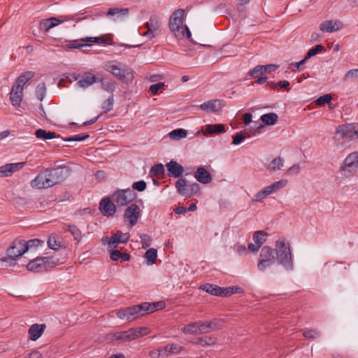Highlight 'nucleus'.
I'll return each instance as SVG.
<instances>
[{
    "label": "nucleus",
    "mask_w": 358,
    "mask_h": 358,
    "mask_svg": "<svg viewBox=\"0 0 358 358\" xmlns=\"http://www.w3.org/2000/svg\"><path fill=\"white\" fill-rule=\"evenodd\" d=\"M27 252V248H24L22 239L16 238L11 242L9 247L6 250V256L0 259V261L6 263V266L23 267L24 263L20 264L18 262H22V255Z\"/></svg>",
    "instance_id": "nucleus-1"
},
{
    "label": "nucleus",
    "mask_w": 358,
    "mask_h": 358,
    "mask_svg": "<svg viewBox=\"0 0 358 358\" xmlns=\"http://www.w3.org/2000/svg\"><path fill=\"white\" fill-rule=\"evenodd\" d=\"M103 69L126 85L131 84L134 71L127 64L117 61H108L104 64Z\"/></svg>",
    "instance_id": "nucleus-2"
},
{
    "label": "nucleus",
    "mask_w": 358,
    "mask_h": 358,
    "mask_svg": "<svg viewBox=\"0 0 358 358\" xmlns=\"http://www.w3.org/2000/svg\"><path fill=\"white\" fill-rule=\"evenodd\" d=\"M185 10L179 8L175 10L169 19V27L171 31L178 39L187 38L191 41V32L187 25L183 26Z\"/></svg>",
    "instance_id": "nucleus-3"
},
{
    "label": "nucleus",
    "mask_w": 358,
    "mask_h": 358,
    "mask_svg": "<svg viewBox=\"0 0 358 358\" xmlns=\"http://www.w3.org/2000/svg\"><path fill=\"white\" fill-rule=\"evenodd\" d=\"M275 256L278 264L285 268H292L293 258L289 244L285 241H277L275 242Z\"/></svg>",
    "instance_id": "nucleus-4"
},
{
    "label": "nucleus",
    "mask_w": 358,
    "mask_h": 358,
    "mask_svg": "<svg viewBox=\"0 0 358 358\" xmlns=\"http://www.w3.org/2000/svg\"><path fill=\"white\" fill-rule=\"evenodd\" d=\"M176 188L179 194L186 198L200 194V185L197 182L187 185L185 178H180L175 183Z\"/></svg>",
    "instance_id": "nucleus-5"
},
{
    "label": "nucleus",
    "mask_w": 358,
    "mask_h": 358,
    "mask_svg": "<svg viewBox=\"0 0 358 358\" xmlns=\"http://www.w3.org/2000/svg\"><path fill=\"white\" fill-rule=\"evenodd\" d=\"M143 310V306H142L141 303L138 305L119 309L116 311V315L121 320L133 321L140 317L145 315Z\"/></svg>",
    "instance_id": "nucleus-6"
},
{
    "label": "nucleus",
    "mask_w": 358,
    "mask_h": 358,
    "mask_svg": "<svg viewBox=\"0 0 358 358\" xmlns=\"http://www.w3.org/2000/svg\"><path fill=\"white\" fill-rule=\"evenodd\" d=\"M136 198V193L130 188L117 189L111 195L112 200L117 207L126 206Z\"/></svg>",
    "instance_id": "nucleus-7"
},
{
    "label": "nucleus",
    "mask_w": 358,
    "mask_h": 358,
    "mask_svg": "<svg viewBox=\"0 0 358 358\" xmlns=\"http://www.w3.org/2000/svg\"><path fill=\"white\" fill-rule=\"evenodd\" d=\"M63 261H60L59 258L55 256L36 257L32 260L29 261L27 264H24V266H26V268L54 267L63 264Z\"/></svg>",
    "instance_id": "nucleus-8"
},
{
    "label": "nucleus",
    "mask_w": 358,
    "mask_h": 358,
    "mask_svg": "<svg viewBox=\"0 0 358 358\" xmlns=\"http://www.w3.org/2000/svg\"><path fill=\"white\" fill-rule=\"evenodd\" d=\"M341 171L345 177H350L358 171V152L347 156L341 166Z\"/></svg>",
    "instance_id": "nucleus-9"
},
{
    "label": "nucleus",
    "mask_w": 358,
    "mask_h": 358,
    "mask_svg": "<svg viewBox=\"0 0 358 358\" xmlns=\"http://www.w3.org/2000/svg\"><path fill=\"white\" fill-rule=\"evenodd\" d=\"M276 261L275 249H273L268 245H264L261 249L259 253L257 266L259 268L269 267L275 264Z\"/></svg>",
    "instance_id": "nucleus-10"
},
{
    "label": "nucleus",
    "mask_w": 358,
    "mask_h": 358,
    "mask_svg": "<svg viewBox=\"0 0 358 358\" xmlns=\"http://www.w3.org/2000/svg\"><path fill=\"white\" fill-rule=\"evenodd\" d=\"M45 170L52 186L64 181L71 171L70 167L67 166H59L56 168L46 169Z\"/></svg>",
    "instance_id": "nucleus-11"
},
{
    "label": "nucleus",
    "mask_w": 358,
    "mask_h": 358,
    "mask_svg": "<svg viewBox=\"0 0 358 358\" xmlns=\"http://www.w3.org/2000/svg\"><path fill=\"white\" fill-rule=\"evenodd\" d=\"M336 136L346 141L358 139V124L340 125L336 129Z\"/></svg>",
    "instance_id": "nucleus-12"
},
{
    "label": "nucleus",
    "mask_w": 358,
    "mask_h": 358,
    "mask_svg": "<svg viewBox=\"0 0 358 358\" xmlns=\"http://www.w3.org/2000/svg\"><path fill=\"white\" fill-rule=\"evenodd\" d=\"M160 25L161 22L159 17L156 15H152L150 16L149 21L144 25L148 30L141 34L143 36H147L149 39H152L158 34Z\"/></svg>",
    "instance_id": "nucleus-13"
},
{
    "label": "nucleus",
    "mask_w": 358,
    "mask_h": 358,
    "mask_svg": "<svg viewBox=\"0 0 358 358\" xmlns=\"http://www.w3.org/2000/svg\"><path fill=\"white\" fill-rule=\"evenodd\" d=\"M140 216L141 209L136 203H131L124 210V218L129 222L130 227H134L138 222Z\"/></svg>",
    "instance_id": "nucleus-14"
},
{
    "label": "nucleus",
    "mask_w": 358,
    "mask_h": 358,
    "mask_svg": "<svg viewBox=\"0 0 358 358\" xmlns=\"http://www.w3.org/2000/svg\"><path fill=\"white\" fill-rule=\"evenodd\" d=\"M117 207L116 203L112 200L111 197H104L99 203V209L104 216L111 217L115 214Z\"/></svg>",
    "instance_id": "nucleus-15"
},
{
    "label": "nucleus",
    "mask_w": 358,
    "mask_h": 358,
    "mask_svg": "<svg viewBox=\"0 0 358 358\" xmlns=\"http://www.w3.org/2000/svg\"><path fill=\"white\" fill-rule=\"evenodd\" d=\"M31 185L33 188L46 189L52 187L46 170L39 173L36 177L31 180Z\"/></svg>",
    "instance_id": "nucleus-16"
},
{
    "label": "nucleus",
    "mask_w": 358,
    "mask_h": 358,
    "mask_svg": "<svg viewBox=\"0 0 358 358\" xmlns=\"http://www.w3.org/2000/svg\"><path fill=\"white\" fill-rule=\"evenodd\" d=\"M224 321L214 319L211 321L201 322L200 334H206L212 331L221 329L224 327Z\"/></svg>",
    "instance_id": "nucleus-17"
},
{
    "label": "nucleus",
    "mask_w": 358,
    "mask_h": 358,
    "mask_svg": "<svg viewBox=\"0 0 358 358\" xmlns=\"http://www.w3.org/2000/svg\"><path fill=\"white\" fill-rule=\"evenodd\" d=\"M278 67L277 64L257 65L250 71L249 75L252 78H258L259 75L275 71Z\"/></svg>",
    "instance_id": "nucleus-18"
},
{
    "label": "nucleus",
    "mask_w": 358,
    "mask_h": 358,
    "mask_svg": "<svg viewBox=\"0 0 358 358\" xmlns=\"http://www.w3.org/2000/svg\"><path fill=\"white\" fill-rule=\"evenodd\" d=\"M137 331L134 330V328H131L127 331L117 332L114 334V338L115 341H121L123 343L130 342L139 338V335Z\"/></svg>",
    "instance_id": "nucleus-19"
},
{
    "label": "nucleus",
    "mask_w": 358,
    "mask_h": 358,
    "mask_svg": "<svg viewBox=\"0 0 358 358\" xmlns=\"http://www.w3.org/2000/svg\"><path fill=\"white\" fill-rule=\"evenodd\" d=\"M129 236H130L129 233L122 234L120 231H117V233L114 234L110 238H109L108 236L103 237V241L105 239L107 240L109 246L113 248H115L117 247L118 243H127L129 239Z\"/></svg>",
    "instance_id": "nucleus-20"
},
{
    "label": "nucleus",
    "mask_w": 358,
    "mask_h": 358,
    "mask_svg": "<svg viewBox=\"0 0 358 358\" xmlns=\"http://www.w3.org/2000/svg\"><path fill=\"white\" fill-rule=\"evenodd\" d=\"M167 174L169 177L180 178V177L184 172L183 166L176 161L171 160L166 164Z\"/></svg>",
    "instance_id": "nucleus-21"
},
{
    "label": "nucleus",
    "mask_w": 358,
    "mask_h": 358,
    "mask_svg": "<svg viewBox=\"0 0 358 358\" xmlns=\"http://www.w3.org/2000/svg\"><path fill=\"white\" fill-rule=\"evenodd\" d=\"M26 162L7 164L0 167V176L8 177L11 176L14 172L20 170L24 167Z\"/></svg>",
    "instance_id": "nucleus-22"
},
{
    "label": "nucleus",
    "mask_w": 358,
    "mask_h": 358,
    "mask_svg": "<svg viewBox=\"0 0 358 358\" xmlns=\"http://www.w3.org/2000/svg\"><path fill=\"white\" fill-rule=\"evenodd\" d=\"M194 176L196 180L202 184H208L212 180L210 173L203 166L198 167Z\"/></svg>",
    "instance_id": "nucleus-23"
},
{
    "label": "nucleus",
    "mask_w": 358,
    "mask_h": 358,
    "mask_svg": "<svg viewBox=\"0 0 358 358\" xmlns=\"http://www.w3.org/2000/svg\"><path fill=\"white\" fill-rule=\"evenodd\" d=\"M96 82H99V77L94 76L90 72H85L77 84L83 88H86Z\"/></svg>",
    "instance_id": "nucleus-24"
},
{
    "label": "nucleus",
    "mask_w": 358,
    "mask_h": 358,
    "mask_svg": "<svg viewBox=\"0 0 358 358\" xmlns=\"http://www.w3.org/2000/svg\"><path fill=\"white\" fill-rule=\"evenodd\" d=\"M46 328L45 324H34L29 329V334L31 341H36L43 334Z\"/></svg>",
    "instance_id": "nucleus-25"
},
{
    "label": "nucleus",
    "mask_w": 358,
    "mask_h": 358,
    "mask_svg": "<svg viewBox=\"0 0 358 358\" xmlns=\"http://www.w3.org/2000/svg\"><path fill=\"white\" fill-rule=\"evenodd\" d=\"M199 289L213 296H223V287L215 285L204 283L199 287Z\"/></svg>",
    "instance_id": "nucleus-26"
},
{
    "label": "nucleus",
    "mask_w": 358,
    "mask_h": 358,
    "mask_svg": "<svg viewBox=\"0 0 358 358\" xmlns=\"http://www.w3.org/2000/svg\"><path fill=\"white\" fill-rule=\"evenodd\" d=\"M222 107V102L220 100L217 99L204 102L203 103L199 106V108L201 110L207 112H217L220 110H221Z\"/></svg>",
    "instance_id": "nucleus-27"
},
{
    "label": "nucleus",
    "mask_w": 358,
    "mask_h": 358,
    "mask_svg": "<svg viewBox=\"0 0 358 358\" xmlns=\"http://www.w3.org/2000/svg\"><path fill=\"white\" fill-rule=\"evenodd\" d=\"M23 96V88L17 89V87L13 86L10 94V100L14 106H20Z\"/></svg>",
    "instance_id": "nucleus-28"
},
{
    "label": "nucleus",
    "mask_w": 358,
    "mask_h": 358,
    "mask_svg": "<svg viewBox=\"0 0 358 358\" xmlns=\"http://www.w3.org/2000/svg\"><path fill=\"white\" fill-rule=\"evenodd\" d=\"M145 315L152 313L157 310H162L165 307L163 301H157L154 303L143 302L142 303Z\"/></svg>",
    "instance_id": "nucleus-29"
},
{
    "label": "nucleus",
    "mask_w": 358,
    "mask_h": 358,
    "mask_svg": "<svg viewBox=\"0 0 358 358\" xmlns=\"http://www.w3.org/2000/svg\"><path fill=\"white\" fill-rule=\"evenodd\" d=\"M62 22V20H59L57 17H50L48 19L43 20L40 23V29L41 30H43L44 31L47 32L50 29L53 28L54 27L58 25Z\"/></svg>",
    "instance_id": "nucleus-30"
},
{
    "label": "nucleus",
    "mask_w": 358,
    "mask_h": 358,
    "mask_svg": "<svg viewBox=\"0 0 358 358\" xmlns=\"http://www.w3.org/2000/svg\"><path fill=\"white\" fill-rule=\"evenodd\" d=\"M34 76V73L33 71H26L17 78L15 84L13 85L17 87V89L21 90V88H23V86Z\"/></svg>",
    "instance_id": "nucleus-31"
},
{
    "label": "nucleus",
    "mask_w": 358,
    "mask_h": 358,
    "mask_svg": "<svg viewBox=\"0 0 358 358\" xmlns=\"http://www.w3.org/2000/svg\"><path fill=\"white\" fill-rule=\"evenodd\" d=\"M80 41L82 42H85V43L88 42H93L95 43L101 44L104 43L106 45H112L113 44V41L112 38H104L102 36H98V37H84L80 38Z\"/></svg>",
    "instance_id": "nucleus-32"
},
{
    "label": "nucleus",
    "mask_w": 358,
    "mask_h": 358,
    "mask_svg": "<svg viewBox=\"0 0 358 358\" xmlns=\"http://www.w3.org/2000/svg\"><path fill=\"white\" fill-rule=\"evenodd\" d=\"M225 132V127L222 124H207L204 131V134L212 135Z\"/></svg>",
    "instance_id": "nucleus-33"
},
{
    "label": "nucleus",
    "mask_w": 358,
    "mask_h": 358,
    "mask_svg": "<svg viewBox=\"0 0 358 358\" xmlns=\"http://www.w3.org/2000/svg\"><path fill=\"white\" fill-rule=\"evenodd\" d=\"M201 324V322H197L192 324H189L187 325L184 326L181 331L184 334H200V326Z\"/></svg>",
    "instance_id": "nucleus-34"
},
{
    "label": "nucleus",
    "mask_w": 358,
    "mask_h": 358,
    "mask_svg": "<svg viewBox=\"0 0 358 358\" xmlns=\"http://www.w3.org/2000/svg\"><path fill=\"white\" fill-rule=\"evenodd\" d=\"M99 82L101 83V88L104 90L105 91L109 92H113L116 87V83L115 81L113 80L110 78H99Z\"/></svg>",
    "instance_id": "nucleus-35"
},
{
    "label": "nucleus",
    "mask_w": 358,
    "mask_h": 358,
    "mask_svg": "<svg viewBox=\"0 0 358 358\" xmlns=\"http://www.w3.org/2000/svg\"><path fill=\"white\" fill-rule=\"evenodd\" d=\"M268 236V234L263 230L257 231L253 234L252 239L255 244H257L259 247H262V245L266 242V238Z\"/></svg>",
    "instance_id": "nucleus-36"
},
{
    "label": "nucleus",
    "mask_w": 358,
    "mask_h": 358,
    "mask_svg": "<svg viewBox=\"0 0 358 358\" xmlns=\"http://www.w3.org/2000/svg\"><path fill=\"white\" fill-rule=\"evenodd\" d=\"M284 164V159L281 157L273 159L268 165L267 169L271 172L280 170Z\"/></svg>",
    "instance_id": "nucleus-37"
},
{
    "label": "nucleus",
    "mask_w": 358,
    "mask_h": 358,
    "mask_svg": "<svg viewBox=\"0 0 358 358\" xmlns=\"http://www.w3.org/2000/svg\"><path fill=\"white\" fill-rule=\"evenodd\" d=\"M278 116L275 113H268L261 116L260 120L266 125H273L278 121Z\"/></svg>",
    "instance_id": "nucleus-38"
},
{
    "label": "nucleus",
    "mask_w": 358,
    "mask_h": 358,
    "mask_svg": "<svg viewBox=\"0 0 358 358\" xmlns=\"http://www.w3.org/2000/svg\"><path fill=\"white\" fill-rule=\"evenodd\" d=\"M320 29L323 32L331 33L338 29L336 27V23L333 20H327L323 22L320 25Z\"/></svg>",
    "instance_id": "nucleus-39"
},
{
    "label": "nucleus",
    "mask_w": 358,
    "mask_h": 358,
    "mask_svg": "<svg viewBox=\"0 0 358 358\" xmlns=\"http://www.w3.org/2000/svg\"><path fill=\"white\" fill-rule=\"evenodd\" d=\"M35 135L38 138L44 140H50L56 138V133L52 131H47L43 129H38L36 131Z\"/></svg>",
    "instance_id": "nucleus-40"
},
{
    "label": "nucleus",
    "mask_w": 358,
    "mask_h": 358,
    "mask_svg": "<svg viewBox=\"0 0 358 358\" xmlns=\"http://www.w3.org/2000/svg\"><path fill=\"white\" fill-rule=\"evenodd\" d=\"M65 231H70L72 236L74 237V239L80 241L82 235L80 230L74 224H66L64 227Z\"/></svg>",
    "instance_id": "nucleus-41"
},
{
    "label": "nucleus",
    "mask_w": 358,
    "mask_h": 358,
    "mask_svg": "<svg viewBox=\"0 0 358 358\" xmlns=\"http://www.w3.org/2000/svg\"><path fill=\"white\" fill-rule=\"evenodd\" d=\"M22 243L24 248H27L28 251L29 249H31L33 248H37L40 245H43L44 244V241L38 238H34L29 241H25L22 239Z\"/></svg>",
    "instance_id": "nucleus-42"
},
{
    "label": "nucleus",
    "mask_w": 358,
    "mask_h": 358,
    "mask_svg": "<svg viewBox=\"0 0 358 358\" xmlns=\"http://www.w3.org/2000/svg\"><path fill=\"white\" fill-rule=\"evenodd\" d=\"M157 257V251L155 248L148 249L144 255L148 264H152L155 262Z\"/></svg>",
    "instance_id": "nucleus-43"
},
{
    "label": "nucleus",
    "mask_w": 358,
    "mask_h": 358,
    "mask_svg": "<svg viewBox=\"0 0 358 358\" xmlns=\"http://www.w3.org/2000/svg\"><path fill=\"white\" fill-rule=\"evenodd\" d=\"M195 343L202 347L209 346L215 343V338L210 336L201 337L197 339Z\"/></svg>",
    "instance_id": "nucleus-44"
},
{
    "label": "nucleus",
    "mask_w": 358,
    "mask_h": 358,
    "mask_svg": "<svg viewBox=\"0 0 358 358\" xmlns=\"http://www.w3.org/2000/svg\"><path fill=\"white\" fill-rule=\"evenodd\" d=\"M48 245L50 249L55 250H58L62 246V242L57 241L56 236L54 234H52L49 236L48 240Z\"/></svg>",
    "instance_id": "nucleus-45"
},
{
    "label": "nucleus",
    "mask_w": 358,
    "mask_h": 358,
    "mask_svg": "<svg viewBox=\"0 0 358 358\" xmlns=\"http://www.w3.org/2000/svg\"><path fill=\"white\" fill-rule=\"evenodd\" d=\"M129 13V8H110L107 12V15H117V16H126Z\"/></svg>",
    "instance_id": "nucleus-46"
},
{
    "label": "nucleus",
    "mask_w": 358,
    "mask_h": 358,
    "mask_svg": "<svg viewBox=\"0 0 358 358\" xmlns=\"http://www.w3.org/2000/svg\"><path fill=\"white\" fill-rule=\"evenodd\" d=\"M287 184V180L282 179L279 181L275 182L271 185L267 186V189L270 191L271 194L278 191L279 189L284 187Z\"/></svg>",
    "instance_id": "nucleus-47"
},
{
    "label": "nucleus",
    "mask_w": 358,
    "mask_h": 358,
    "mask_svg": "<svg viewBox=\"0 0 358 358\" xmlns=\"http://www.w3.org/2000/svg\"><path fill=\"white\" fill-rule=\"evenodd\" d=\"M169 136L171 139L178 140L187 136V131L184 129H176L170 132Z\"/></svg>",
    "instance_id": "nucleus-48"
},
{
    "label": "nucleus",
    "mask_w": 358,
    "mask_h": 358,
    "mask_svg": "<svg viewBox=\"0 0 358 358\" xmlns=\"http://www.w3.org/2000/svg\"><path fill=\"white\" fill-rule=\"evenodd\" d=\"M78 41H80V39L72 41L70 43L64 46V49L66 50L72 48L82 49L83 48L92 46L90 43H79Z\"/></svg>",
    "instance_id": "nucleus-49"
},
{
    "label": "nucleus",
    "mask_w": 358,
    "mask_h": 358,
    "mask_svg": "<svg viewBox=\"0 0 358 358\" xmlns=\"http://www.w3.org/2000/svg\"><path fill=\"white\" fill-rule=\"evenodd\" d=\"M223 296H229L235 293H243L244 290L243 288L238 286H231L226 288H223Z\"/></svg>",
    "instance_id": "nucleus-50"
},
{
    "label": "nucleus",
    "mask_w": 358,
    "mask_h": 358,
    "mask_svg": "<svg viewBox=\"0 0 358 358\" xmlns=\"http://www.w3.org/2000/svg\"><path fill=\"white\" fill-rule=\"evenodd\" d=\"M165 169L162 164H155L150 169V174L159 177L164 175Z\"/></svg>",
    "instance_id": "nucleus-51"
},
{
    "label": "nucleus",
    "mask_w": 358,
    "mask_h": 358,
    "mask_svg": "<svg viewBox=\"0 0 358 358\" xmlns=\"http://www.w3.org/2000/svg\"><path fill=\"white\" fill-rule=\"evenodd\" d=\"M46 93V86L45 83H39L36 88V96L37 99L42 101Z\"/></svg>",
    "instance_id": "nucleus-52"
},
{
    "label": "nucleus",
    "mask_w": 358,
    "mask_h": 358,
    "mask_svg": "<svg viewBox=\"0 0 358 358\" xmlns=\"http://www.w3.org/2000/svg\"><path fill=\"white\" fill-rule=\"evenodd\" d=\"M114 98L113 94H111L106 101L102 103V109L103 113L110 111L113 108Z\"/></svg>",
    "instance_id": "nucleus-53"
},
{
    "label": "nucleus",
    "mask_w": 358,
    "mask_h": 358,
    "mask_svg": "<svg viewBox=\"0 0 358 358\" xmlns=\"http://www.w3.org/2000/svg\"><path fill=\"white\" fill-rule=\"evenodd\" d=\"M271 194L268 189H267V186L264 187L261 191L258 192L252 199L253 201H261L263 199L266 198L268 195Z\"/></svg>",
    "instance_id": "nucleus-54"
},
{
    "label": "nucleus",
    "mask_w": 358,
    "mask_h": 358,
    "mask_svg": "<svg viewBox=\"0 0 358 358\" xmlns=\"http://www.w3.org/2000/svg\"><path fill=\"white\" fill-rule=\"evenodd\" d=\"M324 46L320 44L316 45L314 48L310 49L306 53V59H310L324 50Z\"/></svg>",
    "instance_id": "nucleus-55"
},
{
    "label": "nucleus",
    "mask_w": 358,
    "mask_h": 358,
    "mask_svg": "<svg viewBox=\"0 0 358 358\" xmlns=\"http://www.w3.org/2000/svg\"><path fill=\"white\" fill-rule=\"evenodd\" d=\"M90 137L89 134H77L74 135L71 137L64 138L63 141L66 142H71V141H85V139L88 138Z\"/></svg>",
    "instance_id": "nucleus-56"
},
{
    "label": "nucleus",
    "mask_w": 358,
    "mask_h": 358,
    "mask_svg": "<svg viewBox=\"0 0 358 358\" xmlns=\"http://www.w3.org/2000/svg\"><path fill=\"white\" fill-rule=\"evenodd\" d=\"M303 336L306 338H317L320 337V332L317 329H308L303 331Z\"/></svg>",
    "instance_id": "nucleus-57"
},
{
    "label": "nucleus",
    "mask_w": 358,
    "mask_h": 358,
    "mask_svg": "<svg viewBox=\"0 0 358 358\" xmlns=\"http://www.w3.org/2000/svg\"><path fill=\"white\" fill-rule=\"evenodd\" d=\"M140 238H141L143 248H148L150 246L151 241H152V238L150 236H149L146 234H143L140 235Z\"/></svg>",
    "instance_id": "nucleus-58"
},
{
    "label": "nucleus",
    "mask_w": 358,
    "mask_h": 358,
    "mask_svg": "<svg viewBox=\"0 0 358 358\" xmlns=\"http://www.w3.org/2000/svg\"><path fill=\"white\" fill-rule=\"evenodd\" d=\"M357 78H358V69H351L345 74L343 80L346 82L348 80H352Z\"/></svg>",
    "instance_id": "nucleus-59"
},
{
    "label": "nucleus",
    "mask_w": 358,
    "mask_h": 358,
    "mask_svg": "<svg viewBox=\"0 0 358 358\" xmlns=\"http://www.w3.org/2000/svg\"><path fill=\"white\" fill-rule=\"evenodd\" d=\"M332 99V96H331V94H324V96H320L317 101H316V103L318 106H322L324 105V103H328L331 101V100Z\"/></svg>",
    "instance_id": "nucleus-60"
},
{
    "label": "nucleus",
    "mask_w": 358,
    "mask_h": 358,
    "mask_svg": "<svg viewBox=\"0 0 358 358\" xmlns=\"http://www.w3.org/2000/svg\"><path fill=\"white\" fill-rule=\"evenodd\" d=\"M147 185L144 180H140L138 182H135L132 185V190H137L139 192H143L146 189Z\"/></svg>",
    "instance_id": "nucleus-61"
},
{
    "label": "nucleus",
    "mask_w": 358,
    "mask_h": 358,
    "mask_svg": "<svg viewBox=\"0 0 358 358\" xmlns=\"http://www.w3.org/2000/svg\"><path fill=\"white\" fill-rule=\"evenodd\" d=\"M165 350L169 353L178 354L182 350V348L177 344H172L171 345H166Z\"/></svg>",
    "instance_id": "nucleus-62"
},
{
    "label": "nucleus",
    "mask_w": 358,
    "mask_h": 358,
    "mask_svg": "<svg viewBox=\"0 0 358 358\" xmlns=\"http://www.w3.org/2000/svg\"><path fill=\"white\" fill-rule=\"evenodd\" d=\"M164 86L165 85L164 83L159 82L150 85L149 90L152 94H157L159 90L162 89Z\"/></svg>",
    "instance_id": "nucleus-63"
},
{
    "label": "nucleus",
    "mask_w": 358,
    "mask_h": 358,
    "mask_svg": "<svg viewBox=\"0 0 358 358\" xmlns=\"http://www.w3.org/2000/svg\"><path fill=\"white\" fill-rule=\"evenodd\" d=\"M245 136L243 134L242 131L237 132L234 136H233V141L232 143L234 145H239L242 143V141L245 139Z\"/></svg>",
    "instance_id": "nucleus-64"
}]
</instances>
